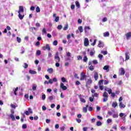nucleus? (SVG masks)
<instances>
[{"mask_svg":"<svg viewBox=\"0 0 131 131\" xmlns=\"http://www.w3.org/2000/svg\"><path fill=\"white\" fill-rule=\"evenodd\" d=\"M47 72L50 73V74H52L54 72V69L53 68H49L47 70Z\"/></svg>","mask_w":131,"mask_h":131,"instance_id":"obj_13","label":"nucleus"},{"mask_svg":"<svg viewBox=\"0 0 131 131\" xmlns=\"http://www.w3.org/2000/svg\"><path fill=\"white\" fill-rule=\"evenodd\" d=\"M85 77H86V75H84V73H81V77H80V80H84L85 79Z\"/></svg>","mask_w":131,"mask_h":131,"instance_id":"obj_6","label":"nucleus"},{"mask_svg":"<svg viewBox=\"0 0 131 131\" xmlns=\"http://www.w3.org/2000/svg\"><path fill=\"white\" fill-rule=\"evenodd\" d=\"M57 45H58V41L55 40L53 42V45L54 46H57Z\"/></svg>","mask_w":131,"mask_h":131,"instance_id":"obj_48","label":"nucleus"},{"mask_svg":"<svg viewBox=\"0 0 131 131\" xmlns=\"http://www.w3.org/2000/svg\"><path fill=\"white\" fill-rule=\"evenodd\" d=\"M76 6L78 8H80V4H79V2L78 1H76L75 2Z\"/></svg>","mask_w":131,"mask_h":131,"instance_id":"obj_20","label":"nucleus"},{"mask_svg":"<svg viewBox=\"0 0 131 131\" xmlns=\"http://www.w3.org/2000/svg\"><path fill=\"white\" fill-rule=\"evenodd\" d=\"M86 80V83H87V84H91L92 83L93 81L92 80V79L90 78L88 79L86 81V79H85Z\"/></svg>","mask_w":131,"mask_h":131,"instance_id":"obj_11","label":"nucleus"},{"mask_svg":"<svg viewBox=\"0 0 131 131\" xmlns=\"http://www.w3.org/2000/svg\"><path fill=\"white\" fill-rule=\"evenodd\" d=\"M80 100H81V102H82V103H85V100H84V99L80 98Z\"/></svg>","mask_w":131,"mask_h":131,"instance_id":"obj_63","label":"nucleus"},{"mask_svg":"<svg viewBox=\"0 0 131 131\" xmlns=\"http://www.w3.org/2000/svg\"><path fill=\"white\" fill-rule=\"evenodd\" d=\"M103 70H107V72L109 71V66H105L103 67Z\"/></svg>","mask_w":131,"mask_h":131,"instance_id":"obj_22","label":"nucleus"},{"mask_svg":"<svg viewBox=\"0 0 131 131\" xmlns=\"http://www.w3.org/2000/svg\"><path fill=\"white\" fill-rule=\"evenodd\" d=\"M98 47L99 48H103V47H104V43H103L101 40L99 41Z\"/></svg>","mask_w":131,"mask_h":131,"instance_id":"obj_10","label":"nucleus"},{"mask_svg":"<svg viewBox=\"0 0 131 131\" xmlns=\"http://www.w3.org/2000/svg\"><path fill=\"white\" fill-rule=\"evenodd\" d=\"M120 108H125V105L123 104L122 102H120L119 103Z\"/></svg>","mask_w":131,"mask_h":131,"instance_id":"obj_15","label":"nucleus"},{"mask_svg":"<svg viewBox=\"0 0 131 131\" xmlns=\"http://www.w3.org/2000/svg\"><path fill=\"white\" fill-rule=\"evenodd\" d=\"M68 29V24H67L63 28V30H67Z\"/></svg>","mask_w":131,"mask_h":131,"instance_id":"obj_34","label":"nucleus"},{"mask_svg":"<svg viewBox=\"0 0 131 131\" xmlns=\"http://www.w3.org/2000/svg\"><path fill=\"white\" fill-rule=\"evenodd\" d=\"M94 77L95 80H98V78H99V75H98V72H95L94 73Z\"/></svg>","mask_w":131,"mask_h":131,"instance_id":"obj_8","label":"nucleus"},{"mask_svg":"<svg viewBox=\"0 0 131 131\" xmlns=\"http://www.w3.org/2000/svg\"><path fill=\"white\" fill-rule=\"evenodd\" d=\"M61 81H62V82H66V79L64 77H62Z\"/></svg>","mask_w":131,"mask_h":131,"instance_id":"obj_50","label":"nucleus"},{"mask_svg":"<svg viewBox=\"0 0 131 131\" xmlns=\"http://www.w3.org/2000/svg\"><path fill=\"white\" fill-rule=\"evenodd\" d=\"M21 52L20 54H24V53H25V48H24V47H21Z\"/></svg>","mask_w":131,"mask_h":131,"instance_id":"obj_23","label":"nucleus"},{"mask_svg":"<svg viewBox=\"0 0 131 131\" xmlns=\"http://www.w3.org/2000/svg\"><path fill=\"white\" fill-rule=\"evenodd\" d=\"M128 52L125 53L126 60H128L129 59V56L128 55Z\"/></svg>","mask_w":131,"mask_h":131,"instance_id":"obj_21","label":"nucleus"},{"mask_svg":"<svg viewBox=\"0 0 131 131\" xmlns=\"http://www.w3.org/2000/svg\"><path fill=\"white\" fill-rule=\"evenodd\" d=\"M35 10V7L34 6H31L30 7V11H34Z\"/></svg>","mask_w":131,"mask_h":131,"instance_id":"obj_51","label":"nucleus"},{"mask_svg":"<svg viewBox=\"0 0 131 131\" xmlns=\"http://www.w3.org/2000/svg\"><path fill=\"white\" fill-rule=\"evenodd\" d=\"M88 110H89V111L92 112V111H93V110H94V107H93L92 106H89Z\"/></svg>","mask_w":131,"mask_h":131,"instance_id":"obj_41","label":"nucleus"},{"mask_svg":"<svg viewBox=\"0 0 131 131\" xmlns=\"http://www.w3.org/2000/svg\"><path fill=\"white\" fill-rule=\"evenodd\" d=\"M42 32H43V33H45V34H46L47 33V30H46V28H43Z\"/></svg>","mask_w":131,"mask_h":131,"instance_id":"obj_54","label":"nucleus"},{"mask_svg":"<svg viewBox=\"0 0 131 131\" xmlns=\"http://www.w3.org/2000/svg\"><path fill=\"white\" fill-rule=\"evenodd\" d=\"M102 96L103 97V101L107 102V101H108V98H109V95H108L107 92H104L102 95Z\"/></svg>","mask_w":131,"mask_h":131,"instance_id":"obj_1","label":"nucleus"},{"mask_svg":"<svg viewBox=\"0 0 131 131\" xmlns=\"http://www.w3.org/2000/svg\"><path fill=\"white\" fill-rule=\"evenodd\" d=\"M32 90L33 91H35L36 90V85H33Z\"/></svg>","mask_w":131,"mask_h":131,"instance_id":"obj_59","label":"nucleus"},{"mask_svg":"<svg viewBox=\"0 0 131 131\" xmlns=\"http://www.w3.org/2000/svg\"><path fill=\"white\" fill-rule=\"evenodd\" d=\"M29 30H30V31H31L33 33H34V34H35V32H34V31L33 30V27H30Z\"/></svg>","mask_w":131,"mask_h":131,"instance_id":"obj_25","label":"nucleus"},{"mask_svg":"<svg viewBox=\"0 0 131 131\" xmlns=\"http://www.w3.org/2000/svg\"><path fill=\"white\" fill-rule=\"evenodd\" d=\"M94 95H92V97L89 98V100H90V102H94Z\"/></svg>","mask_w":131,"mask_h":131,"instance_id":"obj_31","label":"nucleus"},{"mask_svg":"<svg viewBox=\"0 0 131 131\" xmlns=\"http://www.w3.org/2000/svg\"><path fill=\"white\" fill-rule=\"evenodd\" d=\"M99 85H102L103 84V80H100L98 82Z\"/></svg>","mask_w":131,"mask_h":131,"instance_id":"obj_44","label":"nucleus"},{"mask_svg":"<svg viewBox=\"0 0 131 131\" xmlns=\"http://www.w3.org/2000/svg\"><path fill=\"white\" fill-rule=\"evenodd\" d=\"M107 18L106 17H104L103 19H102V22H106L107 21Z\"/></svg>","mask_w":131,"mask_h":131,"instance_id":"obj_62","label":"nucleus"},{"mask_svg":"<svg viewBox=\"0 0 131 131\" xmlns=\"http://www.w3.org/2000/svg\"><path fill=\"white\" fill-rule=\"evenodd\" d=\"M41 54V52L40 51V50H37L36 51L37 56H39Z\"/></svg>","mask_w":131,"mask_h":131,"instance_id":"obj_32","label":"nucleus"},{"mask_svg":"<svg viewBox=\"0 0 131 131\" xmlns=\"http://www.w3.org/2000/svg\"><path fill=\"white\" fill-rule=\"evenodd\" d=\"M10 117L12 119V121H15L16 120V119H15V116L13 114H10Z\"/></svg>","mask_w":131,"mask_h":131,"instance_id":"obj_17","label":"nucleus"},{"mask_svg":"<svg viewBox=\"0 0 131 131\" xmlns=\"http://www.w3.org/2000/svg\"><path fill=\"white\" fill-rule=\"evenodd\" d=\"M62 28H63V26H62V25H58L57 27V29L59 30H61V29H62Z\"/></svg>","mask_w":131,"mask_h":131,"instance_id":"obj_38","label":"nucleus"},{"mask_svg":"<svg viewBox=\"0 0 131 131\" xmlns=\"http://www.w3.org/2000/svg\"><path fill=\"white\" fill-rule=\"evenodd\" d=\"M16 39L18 42L19 43L21 42V38H20L19 37H17Z\"/></svg>","mask_w":131,"mask_h":131,"instance_id":"obj_49","label":"nucleus"},{"mask_svg":"<svg viewBox=\"0 0 131 131\" xmlns=\"http://www.w3.org/2000/svg\"><path fill=\"white\" fill-rule=\"evenodd\" d=\"M88 57L86 56H84L83 58V61L84 62H88Z\"/></svg>","mask_w":131,"mask_h":131,"instance_id":"obj_36","label":"nucleus"},{"mask_svg":"<svg viewBox=\"0 0 131 131\" xmlns=\"http://www.w3.org/2000/svg\"><path fill=\"white\" fill-rule=\"evenodd\" d=\"M60 89H62L63 91H66L67 90V86L64 85V83H60Z\"/></svg>","mask_w":131,"mask_h":131,"instance_id":"obj_5","label":"nucleus"},{"mask_svg":"<svg viewBox=\"0 0 131 131\" xmlns=\"http://www.w3.org/2000/svg\"><path fill=\"white\" fill-rule=\"evenodd\" d=\"M42 100H46V94L42 95Z\"/></svg>","mask_w":131,"mask_h":131,"instance_id":"obj_56","label":"nucleus"},{"mask_svg":"<svg viewBox=\"0 0 131 131\" xmlns=\"http://www.w3.org/2000/svg\"><path fill=\"white\" fill-rule=\"evenodd\" d=\"M101 54H103L104 55H107V54H108V52H107V51H101Z\"/></svg>","mask_w":131,"mask_h":131,"instance_id":"obj_37","label":"nucleus"},{"mask_svg":"<svg viewBox=\"0 0 131 131\" xmlns=\"http://www.w3.org/2000/svg\"><path fill=\"white\" fill-rule=\"evenodd\" d=\"M23 67L25 69L28 68V64L26 63H24L23 65Z\"/></svg>","mask_w":131,"mask_h":131,"instance_id":"obj_35","label":"nucleus"},{"mask_svg":"<svg viewBox=\"0 0 131 131\" xmlns=\"http://www.w3.org/2000/svg\"><path fill=\"white\" fill-rule=\"evenodd\" d=\"M91 29V28L89 26H86L84 28V30H85V33H86V30H90Z\"/></svg>","mask_w":131,"mask_h":131,"instance_id":"obj_28","label":"nucleus"},{"mask_svg":"<svg viewBox=\"0 0 131 131\" xmlns=\"http://www.w3.org/2000/svg\"><path fill=\"white\" fill-rule=\"evenodd\" d=\"M98 58H99L100 60H102V59L103 58V55L99 54L98 55Z\"/></svg>","mask_w":131,"mask_h":131,"instance_id":"obj_47","label":"nucleus"},{"mask_svg":"<svg viewBox=\"0 0 131 131\" xmlns=\"http://www.w3.org/2000/svg\"><path fill=\"white\" fill-rule=\"evenodd\" d=\"M113 118H117L118 117V114L113 115Z\"/></svg>","mask_w":131,"mask_h":131,"instance_id":"obj_52","label":"nucleus"},{"mask_svg":"<svg viewBox=\"0 0 131 131\" xmlns=\"http://www.w3.org/2000/svg\"><path fill=\"white\" fill-rule=\"evenodd\" d=\"M23 128L25 129V128H27V125L24 124L22 126Z\"/></svg>","mask_w":131,"mask_h":131,"instance_id":"obj_53","label":"nucleus"},{"mask_svg":"<svg viewBox=\"0 0 131 131\" xmlns=\"http://www.w3.org/2000/svg\"><path fill=\"white\" fill-rule=\"evenodd\" d=\"M30 113L32 114V110L30 107L28 108V111H27L25 112L26 115H29Z\"/></svg>","mask_w":131,"mask_h":131,"instance_id":"obj_7","label":"nucleus"},{"mask_svg":"<svg viewBox=\"0 0 131 131\" xmlns=\"http://www.w3.org/2000/svg\"><path fill=\"white\" fill-rule=\"evenodd\" d=\"M89 70H90L91 71H93L94 70V66H91L89 67Z\"/></svg>","mask_w":131,"mask_h":131,"instance_id":"obj_42","label":"nucleus"},{"mask_svg":"<svg viewBox=\"0 0 131 131\" xmlns=\"http://www.w3.org/2000/svg\"><path fill=\"white\" fill-rule=\"evenodd\" d=\"M48 99L50 101H52V100H54V96H49Z\"/></svg>","mask_w":131,"mask_h":131,"instance_id":"obj_43","label":"nucleus"},{"mask_svg":"<svg viewBox=\"0 0 131 131\" xmlns=\"http://www.w3.org/2000/svg\"><path fill=\"white\" fill-rule=\"evenodd\" d=\"M56 67H60V63L59 62H56L55 63Z\"/></svg>","mask_w":131,"mask_h":131,"instance_id":"obj_61","label":"nucleus"},{"mask_svg":"<svg viewBox=\"0 0 131 131\" xmlns=\"http://www.w3.org/2000/svg\"><path fill=\"white\" fill-rule=\"evenodd\" d=\"M126 39H129V38L131 37V32H128L126 34Z\"/></svg>","mask_w":131,"mask_h":131,"instance_id":"obj_12","label":"nucleus"},{"mask_svg":"<svg viewBox=\"0 0 131 131\" xmlns=\"http://www.w3.org/2000/svg\"><path fill=\"white\" fill-rule=\"evenodd\" d=\"M124 74H125V71H124V69L121 68L120 75H124Z\"/></svg>","mask_w":131,"mask_h":131,"instance_id":"obj_14","label":"nucleus"},{"mask_svg":"<svg viewBox=\"0 0 131 131\" xmlns=\"http://www.w3.org/2000/svg\"><path fill=\"white\" fill-rule=\"evenodd\" d=\"M53 80H52L51 79H49V83H50L51 84H53Z\"/></svg>","mask_w":131,"mask_h":131,"instance_id":"obj_57","label":"nucleus"},{"mask_svg":"<svg viewBox=\"0 0 131 131\" xmlns=\"http://www.w3.org/2000/svg\"><path fill=\"white\" fill-rule=\"evenodd\" d=\"M18 17L20 20H22L24 18V15H21V13H18Z\"/></svg>","mask_w":131,"mask_h":131,"instance_id":"obj_26","label":"nucleus"},{"mask_svg":"<svg viewBox=\"0 0 131 131\" xmlns=\"http://www.w3.org/2000/svg\"><path fill=\"white\" fill-rule=\"evenodd\" d=\"M88 130V127H84L83 128V131H87Z\"/></svg>","mask_w":131,"mask_h":131,"instance_id":"obj_64","label":"nucleus"},{"mask_svg":"<svg viewBox=\"0 0 131 131\" xmlns=\"http://www.w3.org/2000/svg\"><path fill=\"white\" fill-rule=\"evenodd\" d=\"M90 44V41H89V39L88 38H85L84 40V47H88Z\"/></svg>","mask_w":131,"mask_h":131,"instance_id":"obj_3","label":"nucleus"},{"mask_svg":"<svg viewBox=\"0 0 131 131\" xmlns=\"http://www.w3.org/2000/svg\"><path fill=\"white\" fill-rule=\"evenodd\" d=\"M10 106H11V108H13V109H16V107H18V105L16 106L15 105H14L12 103H11L10 104Z\"/></svg>","mask_w":131,"mask_h":131,"instance_id":"obj_30","label":"nucleus"},{"mask_svg":"<svg viewBox=\"0 0 131 131\" xmlns=\"http://www.w3.org/2000/svg\"><path fill=\"white\" fill-rule=\"evenodd\" d=\"M59 16H56L55 17V22H59Z\"/></svg>","mask_w":131,"mask_h":131,"instance_id":"obj_40","label":"nucleus"},{"mask_svg":"<svg viewBox=\"0 0 131 131\" xmlns=\"http://www.w3.org/2000/svg\"><path fill=\"white\" fill-rule=\"evenodd\" d=\"M42 110L43 111H46V110H47V107H46V106H45V105H43L42 106Z\"/></svg>","mask_w":131,"mask_h":131,"instance_id":"obj_46","label":"nucleus"},{"mask_svg":"<svg viewBox=\"0 0 131 131\" xmlns=\"http://www.w3.org/2000/svg\"><path fill=\"white\" fill-rule=\"evenodd\" d=\"M36 13H39V12H40V8H39V7L37 6L36 7Z\"/></svg>","mask_w":131,"mask_h":131,"instance_id":"obj_29","label":"nucleus"},{"mask_svg":"<svg viewBox=\"0 0 131 131\" xmlns=\"http://www.w3.org/2000/svg\"><path fill=\"white\" fill-rule=\"evenodd\" d=\"M21 12L24 13V8H23V6H19V9L18 11V14H20Z\"/></svg>","mask_w":131,"mask_h":131,"instance_id":"obj_9","label":"nucleus"},{"mask_svg":"<svg viewBox=\"0 0 131 131\" xmlns=\"http://www.w3.org/2000/svg\"><path fill=\"white\" fill-rule=\"evenodd\" d=\"M96 125L97 126H101V125H102V122L101 121H97L96 123Z\"/></svg>","mask_w":131,"mask_h":131,"instance_id":"obj_27","label":"nucleus"},{"mask_svg":"<svg viewBox=\"0 0 131 131\" xmlns=\"http://www.w3.org/2000/svg\"><path fill=\"white\" fill-rule=\"evenodd\" d=\"M43 51H46V50H48V51H51V47L49 44L46 45V46L43 47Z\"/></svg>","mask_w":131,"mask_h":131,"instance_id":"obj_4","label":"nucleus"},{"mask_svg":"<svg viewBox=\"0 0 131 131\" xmlns=\"http://www.w3.org/2000/svg\"><path fill=\"white\" fill-rule=\"evenodd\" d=\"M88 107L89 105H86V107L83 108V112H84L85 113H86V112H88V109L86 108H88Z\"/></svg>","mask_w":131,"mask_h":131,"instance_id":"obj_18","label":"nucleus"},{"mask_svg":"<svg viewBox=\"0 0 131 131\" xmlns=\"http://www.w3.org/2000/svg\"><path fill=\"white\" fill-rule=\"evenodd\" d=\"M78 30L80 31V33L83 32V29L81 26L78 27Z\"/></svg>","mask_w":131,"mask_h":131,"instance_id":"obj_24","label":"nucleus"},{"mask_svg":"<svg viewBox=\"0 0 131 131\" xmlns=\"http://www.w3.org/2000/svg\"><path fill=\"white\" fill-rule=\"evenodd\" d=\"M77 60H78V61H80V60H81L82 59V57H81V56L79 55L77 57Z\"/></svg>","mask_w":131,"mask_h":131,"instance_id":"obj_39","label":"nucleus"},{"mask_svg":"<svg viewBox=\"0 0 131 131\" xmlns=\"http://www.w3.org/2000/svg\"><path fill=\"white\" fill-rule=\"evenodd\" d=\"M29 72L30 74H36V72L35 71L30 70Z\"/></svg>","mask_w":131,"mask_h":131,"instance_id":"obj_19","label":"nucleus"},{"mask_svg":"<svg viewBox=\"0 0 131 131\" xmlns=\"http://www.w3.org/2000/svg\"><path fill=\"white\" fill-rule=\"evenodd\" d=\"M107 92L109 94V95H111V93H112V89H108L107 91Z\"/></svg>","mask_w":131,"mask_h":131,"instance_id":"obj_45","label":"nucleus"},{"mask_svg":"<svg viewBox=\"0 0 131 131\" xmlns=\"http://www.w3.org/2000/svg\"><path fill=\"white\" fill-rule=\"evenodd\" d=\"M59 53L57 52L54 56V59L56 60V62H60V57H59Z\"/></svg>","mask_w":131,"mask_h":131,"instance_id":"obj_2","label":"nucleus"},{"mask_svg":"<svg viewBox=\"0 0 131 131\" xmlns=\"http://www.w3.org/2000/svg\"><path fill=\"white\" fill-rule=\"evenodd\" d=\"M117 106V102H113L112 104V106L114 107V108H116Z\"/></svg>","mask_w":131,"mask_h":131,"instance_id":"obj_33","label":"nucleus"},{"mask_svg":"<svg viewBox=\"0 0 131 131\" xmlns=\"http://www.w3.org/2000/svg\"><path fill=\"white\" fill-rule=\"evenodd\" d=\"M92 62H93V64H94L95 65H96V64H98V61H97L96 60H93Z\"/></svg>","mask_w":131,"mask_h":131,"instance_id":"obj_60","label":"nucleus"},{"mask_svg":"<svg viewBox=\"0 0 131 131\" xmlns=\"http://www.w3.org/2000/svg\"><path fill=\"white\" fill-rule=\"evenodd\" d=\"M111 122H112V120L108 119L107 120V123H111Z\"/></svg>","mask_w":131,"mask_h":131,"instance_id":"obj_58","label":"nucleus"},{"mask_svg":"<svg viewBox=\"0 0 131 131\" xmlns=\"http://www.w3.org/2000/svg\"><path fill=\"white\" fill-rule=\"evenodd\" d=\"M52 80L54 82H57V81H58V80L57 79V78H56V77L53 78Z\"/></svg>","mask_w":131,"mask_h":131,"instance_id":"obj_55","label":"nucleus"},{"mask_svg":"<svg viewBox=\"0 0 131 131\" xmlns=\"http://www.w3.org/2000/svg\"><path fill=\"white\" fill-rule=\"evenodd\" d=\"M109 35H110V34L109 33V32H106L103 33V36L104 37H107L109 36Z\"/></svg>","mask_w":131,"mask_h":131,"instance_id":"obj_16","label":"nucleus"}]
</instances>
